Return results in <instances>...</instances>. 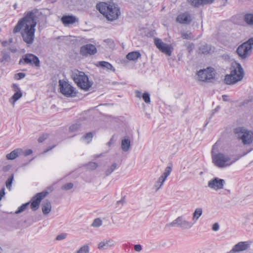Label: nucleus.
Masks as SVG:
<instances>
[{"label":"nucleus","instance_id":"nucleus-27","mask_svg":"<svg viewBox=\"0 0 253 253\" xmlns=\"http://www.w3.org/2000/svg\"><path fill=\"white\" fill-rule=\"evenodd\" d=\"M203 213V210L201 208H199L195 209L192 216V220L194 222L193 223H195L200 217L202 215Z\"/></svg>","mask_w":253,"mask_h":253},{"label":"nucleus","instance_id":"nucleus-35","mask_svg":"<svg viewBox=\"0 0 253 253\" xmlns=\"http://www.w3.org/2000/svg\"><path fill=\"white\" fill-rule=\"evenodd\" d=\"M102 221L100 218H95L91 224V226L94 227H98L102 225Z\"/></svg>","mask_w":253,"mask_h":253},{"label":"nucleus","instance_id":"nucleus-58","mask_svg":"<svg viewBox=\"0 0 253 253\" xmlns=\"http://www.w3.org/2000/svg\"><path fill=\"white\" fill-rule=\"evenodd\" d=\"M227 97V95H222V98H223V100L224 101H226V100H226V97Z\"/></svg>","mask_w":253,"mask_h":253},{"label":"nucleus","instance_id":"nucleus-63","mask_svg":"<svg viewBox=\"0 0 253 253\" xmlns=\"http://www.w3.org/2000/svg\"><path fill=\"white\" fill-rule=\"evenodd\" d=\"M9 42H12V39H11L10 40H9Z\"/></svg>","mask_w":253,"mask_h":253},{"label":"nucleus","instance_id":"nucleus-19","mask_svg":"<svg viewBox=\"0 0 253 253\" xmlns=\"http://www.w3.org/2000/svg\"><path fill=\"white\" fill-rule=\"evenodd\" d=\"M62 23L65 25L73 24L76 22H79V19L73 15L63 16L61 19Z\"/></svg>","mask_w":253,"mask_h":253},{"label":"nucleus","instance_id":"nucleus-61","mask_svg":"<svg viewBox=\"0 0 253 253\" xmlns=\"http://www.w3.org/2000/svg\"><path fill=\"white\" fill-rule=\"evenodd\" d=\"M3 253V250L2 249V248L0 247V253Z\"/></svg>","mask_w":253,"mask_h":253},{"label":"nucleus","instance_id":"nucleus-56","mask_svg":"<svg viewBox=\"0 0 253 253\" xmlns=\"http://www.w3.org/2000/svg\"><path fill=\"white\" fill-rule=\"evenodd\" d=\"M113 138H111L109 141L107 143V144L109 146H110L112 143H113Z\"/></svg>","mask_w":253,"mask_h":253},{"label":"nucleus","instance_id":"nucleus-16","mask_svg":"<svg viewBox=\"0 0 253 253\" xmlns=\"http://www.w3.org/2000/svg\"><path fill=\"white\" fill-rule=\"evenodd\" d=\"M244 43L240 45L237 49L236 52L242 59L247 58L251 53L252 50Z\"/></svg>","mask_w":253,"mask_h":253},{"label":"nucleus","instance_id":"nucleus-37","mask_svg":"<svg viewBox=\"0 0 253 253\" xmlns=\"http://www.w3.org/2000/svg\"><path fill=\"white\" fill-rule=\"evenodd\" d=\"M29 203H30L29 202H28L27 203L23 204L15 211V213L18 214V213H20L23 212V211H24L26 210V209L27 208V206L29 205Z\"/></svg>","mask_w":253,"mask_h":253},{"label":"nucleus","instance_id":"nucleus-12","mask_svg":"<svg viewBox=\"0 0 253 253\" xmlns=\"http://www.w3.org/2000/svg\"><path fill=\"white\" fill-rule=\"evenodd\" d=\"M59 89L61 93L66 96H71L74 92V88L68 82L64 80H59Z\"/></svg>","mask_w":253,"mask_h":253},{"label":"nucleus","instance_id":"nucleus-48","mask_svg":"<svg viewBox=\"0 0 253 253\" xmlns=\"http://www.w3.org/2000/svg\"><path fill=\"white\" fill-rule=\"evenodd\" d=\"M219 226L217 223H215L213 224L212 229L213 231H216L219 230Z\"/></svg>","mask_w":253,"mask_h":253},{"label":"nucleus","instance_id":"nucleus-31","mask_svg":"<svg viewBox=\"0 0 253 253\" xmlns=\"http://www.w3.org/2000/svg\"><path fill=\"white\" fill-rule=\"evenodd\" d=\"M90 248L88 245H84L80 247L76 253H89Z\"/></svg>","mask_w":253,"mask_h":253},{"label":"nucleus","instance_id":"nucleus-39","mask_svg":"<svg viewBox=\"0 0 253 253\" xmlns=\"http://www.w3.org/2000/svg\"><path fill=\"white\" fill-rule=\"evenodd\" d=\"M92 137V133L91 132H88L84 135L82 138L84 140H86L87 141V142L88 143L91 140Z\"/></svg>","mask_w":253,"mask_h":253},{"label":"nucleus","instance_id":"nucleus-23","mask_svg":"<svg viewBox=\"0 0 253 253\" xmlns=\"http://www.w3.org/2000/svg\"><path fill=\"white\" fill-rule=\"evenodd\" d=\"M42 213L44 215L48 214L51 210V204L48 200H45L42 205Z\"/></svg>","mask_w":253,"mask_h":253},{"label":"nucleus","instance_id":"nucleus-25","mask_svg":"<svg viewBox=\"0 0 253 253\" xmlns=\"http://www.w3.org/2000/svg\"><path fill=\"white\" fill-rule=\"evenodd\" d=\"M23 93L21 90L15 92L12 96L9 98V102L12 105L13 107L14 106L15 102L22 97Z\"/></svg>","mask_w":253,"mask_h":253},{"label":"nucleus","instance_id":"nucleus-44","mask_svg":"<svg viewBox=\"0 0 253 253\" xmlns=\"http://www.w3.org/2000/svg\"><path fill=\"white\" fill-rule=\"evenodd\" d=\"M66 237H67L66 233H61L60 234L56 236V239L58 241H60V240L65 239L66 238Z\"/></svg>","mask_w":253,"mask_h":253},{"label":"nucleus","instance_id":"nucleus-36","mask_svg":"<svg viewBox=\"0 0 253 253\" xmlns=\"http://www.w3.org/2000/svg\"><path fill=\"white\" fill-rule=\"evenodd\" d=\"M189 2L192 6L198 7L203 4L202 0H188Z\"/></svg>","mask_w":253,"mask_h":253},{"label":"nucleus","instance_id":"nucleus-14","mask_svg":"<svg viewBox=\"0 0 253 253\" xmlns=\"http://www.w3.org/2000/svg\"><path fill=\"white\" fill-rule=\"evenodd\" d=\"M225 181L224 179L215 177L208 182V187L211 189L218 190L223 189Z\"/></svg>","mask_w":253,"mask_h":253},{"label":"nucleus","instance_id":"nucleus-47","mask_svg":"<svg viewBox=\"0 0 253 253\" xmlns=\"http://www.w3.org/2000/svg\"><path fill=\"white\" fill-rule=\"evenodd\" d=\"M12 88L14 92L19 91V90H21L20 88L19 87L18 85L16 84H12Z\"/></svg>","mask_w":253,"mask_h":253},{"label":"nucleus","instance_id":"nucleus-13","mask_svg":"<svg viewBox=\"0 0 253 253\" xmlns=\"http://www.w3.org/2000/svg\"><path fill=\"white\" fill-rule=\"evenodd\" d=\"M154 43L156 47L162 52L168 56L171 54L170 46L169 44L164 43L161 39L156 38L154 39Z\"/></svg>","mask_w":253,"mask_h":253},{"label":"nucleus","instance_id":"nucleus-62","mask_svg":"<svg viewBox=\"0 0 253 253\" xmlns=\"http://www.w3.org/2000/svg\"><path fill=\"white\" fill-rule=\"evenodd\" d=\"M10 50L11 51V52H15V50H13V49H10Z\"/></svg>","mask_w":253,"mask_h":253},{"label":"nucleus","instance_id":"nucleus-51","mask_svg":"<svg viewBox=\"0 0 253 253\" xmlns=\"http://www.w3.org/2000/svg\"><path fill=\"white\" fill-rule=\"evenodd\" d=\"M181 37L184 39H190V35L186 33H183L181 35Z\"/></svg>","mask_w":253,"mask_h":253},{"label":"nucleus","instance_id":"nucleus-59","mask_svg":"<svg viewBox=\"0 0 253 253\" xmlns=\"http://www.w3.org/2000/svg\"><path fill=\"white\" fill-rule=\"evenodd\" d=\"M219 108V107H218H218H217V108H216V109H215L214 110H213V113H214V112H216V111H218V108Z\"/></svg>","mask_w":253,"mask_h":253},{"label":"nucleus","instance_id":"nucleus-6","mask_svg":"<svg viewBox=\"0 0 253 253\" xmlns=\"http://www.w3.org/2000/svg\"><path fill=\"white\" fill-rule=\"evenodd\" d=\"M212 161L216 166L220 168L229 166L232 164L230 157L221 153L213 155Z\"/></svg>","mask_w":253,"mask_h":253},{"label":"nucleus","instance_id":"nucleus-11","mask_svg":"<svg viewBox=\"0 0 253 253\" xmlns=\"http://www.w3.org/2000/svg\"><path fill=\"white\" fill-rule=\"evenodd\" d=\"M48 194V192L43 191L37 193L32 198L30 207L33 211H36L39 209L42 200Z\"/></svg>","mask_w":253,"mask_h":253},{"label":"nucleus","instance_id":"nucleus-57","mask_svg":"<svg viewBox=\"0 0 253 253\" xmlns=\"http://www.w3.org/2000/svg\"><path fill=\"white\" fill-rule=\"evenodd\" d=\"M1 44L3 46H5L7 44V41H3L1 42Z\"/></svg>","mask_w":253,"mask_h":253},{"label":"nucleus","instance_id":"nucleus-42","mask_svg":"<svg viewBox=\"0 0 253 253\" xmlns=\"http://www.w3.org/2000/svg\"><path fill=\"white\" fill-rule=\"evenodd\" d=\"M245 44H247L246 45L251 50H252V45H253V38L250 39L247 42H244Z\"/></svg>","mask_w":253,"mask_h":253},{"label":"nucleus","instance_id":"nucleus-46","mask_svg":"<svg viewBox=\"0 0 253 253\" xmlns=\"http://www.w3.org/2000/svg\"><path fill=\"white\" fill-rule=\"evenodd\" d=\"M33 151L31 149H28L25 151L23 150V153H22V155H24V156H27L28 155H31Z\"/></svg>","mask_w":253,"mask_h":253},{"label":"nucleus","instance_id":"nucleus-15","mask_svg":"<svg viewBox=\"0 0 253 253\" xmlns=\"http://www.w3.org/2000/svg\"><path fill=\"white\" fill-rule=\"evenodd\" d=\"M97 52V49L95 45L92 44H87L82 46L80 49V53L84 56L88 55H93Z\"/></svg>","mask_w":253,"mask_h":253},{"label":"nucleus","instance_id":"nucleus-22","mask_svg":"<svg viewBox=\"0 0 253 253\" xmlns=\"http://www.w3.org/2000/svg\"><path fill=\"white\" fill-rule=\"evenodd\" d=\"M114 241L113 240H104L98 245V248L100 250H105L114 245Z\"/></svg>","mask_w":253,"mask_h":253},{"label":"nucleus","instance_id":"nucleus-52","mask_svg":"<svg viewBox=\"0 0 253 253\" xmlns=\"http://www.w3.org/2000/svg\"><path fill=\"white\" fill-rule=\"evenodd\" d=\"M11 168V166L10 165H7V166H4L2 168V170L4 172L8 171Z\"/></svg>","mask_w":253,"mask_h":253},{"label":"nucleus","instance_id":"nucleus-55","mask_svg":"<svg viewBox=\"0 0 253 253\" xmlns=\"http://www.w3.org/2000/svg\"><path fill=\"white\" fill-rule=\"evenodd\" d=\"M136 96L138 98H141L142 95L141 94V92L140 91L137 90L136 91Z\"/></svg>","mask_w":253,"mask_h":253},{"label":"nucleus","instance_id":"nucleus-38","mask_svg":"<svg viewBox=\"0 0 253 253\" xmlns=\"http://www.w3.org/2000/svg\"><path fill=\"white\" fill-rule=\"evenodd\" d=\"M142 97L146 103L149 104L151 102L150 94L148 92H145L142 94Z\"/></svg>","mask_w":253,"mask_h":253},{"label":"nucleus","instance_id":"nucleus-18","mask_svg":"<svg viewBox=\"0 0 253 253\" xmlns=\"http://www.w3.org/2000/svg\"><path fill=\"white\" fill-rule=\"evenodd\" d=\"M176 21L181 24H189L192 21V18L188 12H184L177 17Z\"/></svg>","mask_w":253,"mask_h":253},{"label":"nucleus","instance_id":"nucleus-33","mask_svg":"<svg viewBox=\"0 0 253 253\" xmlns=\"http://www.w3.org/2000/svg\"><path fill=\"white\" fill-rule=\"evenodd\" d=\"M81 128V124L80 123H76L73 124L69 127V130L71 132H75L80 130Z\"/></svg>","mask_w":253,"mask_h":253},{"label":"nucleus","instance_id":"nucleus-50","mask_svg":"<svg viewBox=\"0 0 253 253\" xmlns=\"http://www.w3.org/2000/svg\"><path fill=\"white\" fill-rule=\"evenodd\" d=\"M125 201L124 199H121V200H119L117 202L116 205L117 207H120V206H123V204L125 203Z\"/></svg>","mask_w":253,"mask_h":253},{"label":"nucleus","instance_id":"nucleus-26","mask_svg":"<svg viewBox=\"0 0 253 253\" xmlns=\"http://www.w3.org/2000/svg\"><path fill=\"white\" fill-rule=\"evenodd\" d=\"M141 56V54L139 51H135L128 53L126 56V58L129 60L134 61L137 60Z\"/></svg>","mask_w":253,"mask_h":253},{"label":"nucleus","instance_id":"nucleus-17","mask_svg":"<svg viewBox=\"0 0 253 253\" xmlns=\"http://www.w3.org/2000/svg\"><path fill=\"white\" fill-rule=\"evenodd\" d=\"M249 248V244L248 242H240L236 244L232 250L227 253H236L243 252Z\"/></svg>","mask_w":253,"mask_h":253},{"label":"nucleus","instance_id":"nucleus-32","mask_svg":"<svg viewBox=\"0 0 253 253\" xmlns=\"http://www.w3.org/2000/svg\"><path fill=\"white\" fill-rule=\"evenodd\" d=\"M14 179V174H12L7 179L5 185L6 188L9 190H11L12 182Z\"/></svg>","mask_w":253,"mask_h":253},{"label":"nucleus","instance_id":"nucleus-43","mask_svg":"<svg viewBox=\"0 0 253 253\" xmlns=\"http://www.w3.org/2000/svg\"><path fill=\"white\" fill-rule=\"evenodd\" d=\"M26 76V74L24 73H19L15 74L14 78L16 80H20L24 78Z\"/></svg>","mask_w":253,"mask_h":253},{"label":"nucleus","instance_id":"nucleus-41","mask_svg":"<svg viewBox=\"0 0 253 253\" xmlns=\"http://www.w3.org/2000/svg\"><path fill=\"white\" fill-rule=\"evenodd\" d=\"M73 187V184L71 182L67 183L62 187V189L65 190H68L72 189Z\"/></svg>","mask_w":253,"mask_h":253},{"label":"nucleus","instance_id":"nucleus-45","mask_svg":"<svg viewBox=\"0 0 253 253\" xmlns=\"http://www.w3.org/2000/svg\"><path fill=\"white\" fill-rule=\"evenodd\" d=\"M47 137L48 135L47 134H43L40 137H39L38 141L39 143L42 142L44 140H45L47 138Z\"/></svg>","mask_w":253,"mask_h":253},{"label":"nucleus","instance_id":"nucleus-24","mask_svg":"<svg viewBox=\"0 0 253 253\" xmlns=\"http://www.w3.org/2000/svg\"><path fill=\"white\" fill-rule=\"evenodd\" d=\"M130 147V141L128 137H125L121 142V148L124 152L128 151Z\"/></svg>","mask_w":253,"mask_h":253},{"label":"nucleus","instance_id":"nucleus-4","mask_svg":"<svg viewBox=\"0 0 253 253\" xmlns=\"http://www.w3.org/2000/svg\"><path fill=\"white\" fill-rule=\"evenodd\" d=\"M244 75V70L240 64L231 69L230 74L225 76L224 83L227 84H234L242 80Z\"/></svg>","mask_w":253,"mask_h":253},{"label":"nucleus","instance_id":"nucleus-53","mask_svg":"<svg viewBox=\"0 0 253 253\" xmlns=\"http://www.w3.org/2000/svg\"><path fill=\"white\" fill-rule=\"evenodd\" d=\"M214 0H202L203 4H207L208 3H211L213 2Z\"/></svg>","mask_w":253,"mask_h":253},{"label":"nucleus","instance_id":"nucleus-49","mask_svg":"<svg viewBox=\"0 0 253 253\" xmlns=\"http://www.w3.org/2000/svg\"><path fill=\"white\" fill-rule=\"evenodd\" d=\"M134 249L136 252H140L142 250V247L140 245L137 244L134 246Z\"/></svg>","mask_w":253,"mask_h":253},{"label":"nucleus","instance_id":"nucleus-3","mask_svg":"<svg viewBox=\"0 0 253 253\" xmlns=\"http://www.w3.org/2000/svg\"><path fill=\"white\" fill-rule=\"evenodd\" d=\"M72 78L78 86L84 90H88L92 85V83L88 80V77L83 72L75 71L72 73Z\"/></svg>","mask_w":253,"mask_h":253},{"label":"nucleus","instance_id":"nucleus-34","mask_svg":"<svg viewBox=\"0 0 253 253\" xmlns=\"http://www.w3.org/2000/svg\"><path fill=\"white\" fill-rule=\"evenodd\" d=\"M117 167V164L113 163L111 167L105 171V174L106 176L110 175L114 170L116 169Z\"/></svg>","mask_w":253,"mask_h":253},{"label":"nucleus","instance_id":"nucleus-40","mask_svg":"<svg viewBox=\"0 0 253 253\" xmlns=\"http://www.w3.org/2000/svg\"><path fill=\"white\" fill-rule=\"evenodd\" d=\"M87 168L93 170L97 168L98 165L95 162H90L87 165Z\"/></svg>","mask_w":253,"mask_h":253},{"label":"nucleus","instance_id":"nucleus-9","mask_svg":"<svg viewBox=\"0 0 253 253\" xmlns=\"http://www.w3.org/2000/svg\"><path fill=\"white\" fill-rule=\"evenodd\" d=\"M19 64L34 65L36 67H40V62L39 58L31 53H28L22 56V59L19 61Z\"/></svg>","mask_w":253,"mask_h":253},{"label":"nucleus","instance_id":"nucleus-20","mask_svg":"<svg viewBox=\"0 0 253 253\" xmlns=\"http://www.w3.org/2000/svg\"><path fill=\"white\" fill-rule=\"evenodd\" d=\"M23 153V149L21 148H17L11 151L10 153L6 155L7 160H13L17 157L22 156Z\"/></svg>","mask_w":253,"mask_h":253},{"label":"nucleus","instance_id":"nucleus-54","mask_svg":"<svg viewBox=\"0 0 253 253\" xmlns=\"http://www.w3.org/2000/svg\"><path fill=\"white\" fill-rule=\"evenodd\" d=\"M4 188H2L0 190V201L1 200L2 197L5 195Z\"/></svg>","mask_w":253,"mask_h":253},{"label":"nucleus","instance_id":"nucleus-60","mask_svg":"<svg viewBox=\"0 0 253 253\" xmlns=\"http://www.w3.org/2000/svg\"><path fill=\"white\" fill-rule=\"evenodd\" d=\"M54 147V146H53V147H50V148H48V149L46 150V151H45V152H47V151H49V150H51V149H52Z\"/></svg>","mask_w":253,"mask_h":253},{"label":"nucleus","instance_id":"nucleus-21","mask_svg":"<svg viewBox=\"0 0 253 253\" xmlns=\"http://www.w3.org/2000/svg\"><path fill=\"white\" fill-rule=\"evenodd\" d=\"M199 52L201 54H208L214 52V48L210 44H204L199 47Z\"/></svg>","mask_w":253,"mask_h":253},{"label":"nucleus","instance_id":"nucleus-7","mask_svg":"<svg viewBox=\"0 0 253 253\" xmlns=\"http://www.w3.org/2000/svg\"><path fill=\"white\" fill-rule=\"evenodd\" d=\"M214 70L211 67L200 70L197 73L198 80L202 82H211L215 76Z\"/></svg>","mask_w":253,"mask_h":253},{"label":"nucleus","instance_id":"nucleus-2","mask_svg":"<svg viewBox=\"0 0 253 253\" xmlns=\"http://www.w3.org/2000/svg\"><path fill=\"white\" fill-rule=\"evenodd\" d=\"M96 8L110 21L117 19L121 14L119 7L114 3L100 2L97 4Z\"/></svg>","mask_w":253,"mask_h":253},{"label":"nucleus","instance_id":"nucleus-30","mask_svg":"<svg viewBox=\"0 0 253 253\" xmlns=\"http://www.w3.org/2000/svg\"><path fill=\"white\" fill-rule=\"evenodd\" d=\"M1 53L2 55V58L0 59L1 62L10 61L11 58L9 53L5 50H3L1 52Z\"/></svg>","mask_w":253,"mask_h":253},{"label":"nucleus","instance_id":"nucleus-10","mask_svg":"<svg viewBox=\"0 0 253 253\" xmlns=\"http://www.w3.org/2000/svg\"><path fill=\"white\" fill-rule=\"evenodd\" d=\"M171 171V166H168L166 168L164 172L159 177L153 186V188L155 189L156 191H158L162 187Z\"/></svg>","mask_w":253,"mask_h":253},{"label":"nucleus","instance_id":"nucleus-5","mask_svg":"<svg viewBox=\"0 0 253 253\" xmlns=\"http://www.w3.org/2000/svg\"><path fill=\"white\" fill-rule=\"evenodd\" d=\"M235 132L238 137L241 140L244 145L250 144L253 141V131L248 130L243 127H239L235 129Z\"/></svg>","mask_w":253,"mask_h":253},{"label":"nucleus","instance_id":"nucleus-8","mask_svg":"<svg viewBox=\"0 0 253 253\" xmlns=\"http://www.w3.org/2000/svg\"><path fill=\"white\" fill-rule=\"evenodd\" d=\"M194 223L186 220L183 216H178L171 222L167 224V227H179L183 229L192 228Z\"/></svg>","mask_w":253,"mask_h":253},{"label":"nucleus","instance_id":"nucleus-1","mask_svg":"<svg viewBox=\"0 0 253 253\" xmlns=\"http://www.w3.org/2000/svg\"><path fill=\"white\" fill-rule=\"evenodd\" d=\"M37 25L36 12L28 11L20 19L13 29L14 34L21 32L23 41L28 45L33 43Z\"/></svg>","mask_w":253,"mask_h":253},{"label":"nucleus","instance_id":"nucleus-29","mask_svg":"<svg viewBox=\"0 0 253 253\" xmlns=\"http://www.w3.org/2000/svg\"><path fill=\"white\" fill-rule=\"evenodd\" d=\"M245 21L249 25L253 26V13H247L244 16Z\"/></svg>","mask_w":253,"mask_h":253},{"label":"nucleus","instance_id":"nucleus-28","mask_svg":"<svg viewBox=\"0 0 253 253\" xmlns=\"http://www.w3.org/2000/svg\"><path fill=\"white\" fill-rule=\"evenodd\" d=\"M97 66H100L103 69H106L107 70H111L115 71L112 65L109 62L106 61H99L97 64Z\"/></svg>","mask_w":253,"mask_h":253}]
</instances>
